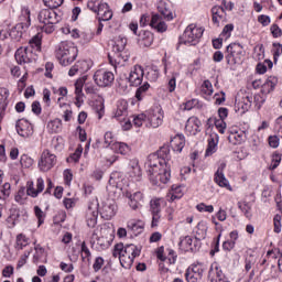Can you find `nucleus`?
Returning a JSON list of instances; mask_svg holds the SVG:
<instances>
[{"instance_id": "nucleus-1", "label": "nucleus", "mask_w": 282, "mask_h": 282, "mask_svg": "<svg viewBox=\"0 0 282 282\" xmlns=\"http://www.w3.org/2000/svg\"><path fill=\"white\" fill-rule=\"evenodd\" d=\"M170 161L171 148H169V145H163L159 151L150 154L148 156V173L150 175V180L167 184L169 180H171V167L169 166Z\"/></svg>"}, {"instance_id": "nucleus-2", "label": "nucleus", "mask_w": 282, "mask_h": 282, "mask_svg": "<svg viewBox=\"0 0 282 282\" xmlns=\"http://www.w3.org/2000/svg\"><path fill=\"white\" fill-rule=\"evenodd\" d=\"M37 20L43 24L42 31L45 34H52L56 30L57 23L61 22V15L53 9H42L37 14Z\"/></svg>"}, {"instance_id": "nucleus-3", "label": "nucleus", "mask_w": 282, "mask_h": 282, "mask_svg": "<svg viewBox=\"0 0 282 282\" xmlns=\"http://www.w3.org/2000/svg\"><path fill=\"white\" fill-rule=\"evenodd\" d=\"M78 56V48L69 42H62L56 50V58L59 61V64L64 67L72 65L76 57Z\"/></svg>"}, {"instance_id": "nucleus-4", "label": "nucleus", "mask_w": 282, "mask_h": 282, "mask_svg": "<svg viewBox=\"0 0 282 282\" xmlns=\"http://www.w3.org/2000/svg\"><path fill=\"white\" fill-rule=\"evenodd\" d=\"M204 36V29L197 28L194 24H189L183 35L180 37L178 44L182 45H197L199 39Z\"/></svg>"}, {"instance_id": "nucleus-5", "label": "nucleus", "mask_w": 282, "mask_h": 282, "mask_svg": "<svg viewBox=\"0 0 282 282\" xmlns=\"http://www.w3.org/2000/svg\"><path fill=\"white\" fill-rule=\"evenodd\" d=\"M226 62L227 65H229L230 67H235V65H239V63H241V59L245 56L243 53V46L239 43H231L227 46L226 48Z\"/></svg>"}, {"instance_id": "nucleus-6", "label": "nucleus", "mask_w": 282, "mask_h": 282, "mask_svg": "<svg viewBox=\"0 0 282 282\" xmlns=\"http://www.w3.org/2000/svg\"><path fill=\"white\" fill-rule=\"evenodd\" d=\"M126 46L127 39H120L116 42V44L112 46V53L108 54L110 65H120V63L129 61V57L122 54V52H124Z\"/></svg>"}, {"instance_id": "nucleus-7", "label": "nucleus", "mask_w": 282, "mask_h": 282, "mask_svg": "<svg viewBox=\"0 0 282 282\" xmlns=\"http://www.w3.org/2000/svg\"><path fill=\"white\" fill-rule=\"evenodd\" d=\"M204 272H206V265L204 263H194L189 265L185 273V279L187 282H198L202 281V276H204Z\"/></svg>"}, {"instance_id": "nucleus-8", "label": "nucleus", "mask_w": 282, "mask_h": 282, "mask_svg": "<svg viewBox=\"0 0 282 282\" xmlns=\"http://www.w3.org/2000/svg\"><path fill=\"white\" fill-rule=\"evenodd\" d=\"M55 164L56 155L52 154L50 150H44L37 163L40 171H42V173H47V171H52V169H54Z\"/></svg>"}, {"instance_id": "nucleus-9", "label": "nucleus", "mask_w": 282, "mask_h": 282, "mask_svg": "<svg viewBox=\"0 0 282 282\" xmlns=\"http://www.w3.org/2000/svg\"><path fill=\"white\" fill-rule=\"evenodd\" d=\"M115 79L113 73L109 70L98 69L94 74V80L98 87H109Z\"/></svg>"}, {"instance_id": "nucleus-10", "label": "nucleus", "mask_w": 282, "mask_h": 282, "mask_svg": "<svg viewBox=\"0 0 282 282\" xmlns=\"http://www.w3.org/2000/svg\"><path fill=\"white\" fill-rule=\"evenodd\" d=\"M15 61L19 65H25L34 61V53L30 47H20L15 52Z\"/></svg>"}, {"instance_id": "nucleus-11", "label": "nucleus", "mask_w": 282, "mask_h": 282, "mask_svg": "<svg viewBox=\"0 0 282 282\" xmlns=\"http://www.w3.org/2000/svg\"><path fill=\"white\" fill-rule=\"evenodd\" d=\"M15 129L21 138H32L34 135V127L28 120L19 119Z\"/></svg>"}, {"instance_id": "nucleus-12", "label": "nucleus", "mask_w": 282, "mask_h": 282, "mask_svg": "<svg viewBox=\"0 0 282 282\" xmlns=\"http://www.w3.org/2000/svg\"><path fill=\"white\" fill-rule=\"evenodd\" d=\"M208 279L212 282H229L217 262L212 263L208 272Z\"/></svg>"}, {"instance_id": "nucleus-13", "label": "nucleus", "mask_w": 282, "mask_h": 282, "mask_svg": "<svg viewBox=\"0 0 282 282\" xmlns=\"http://www.w3.org/2000/svg\"><path fill=\"white\" fill-rule=\"evenodd\" d=\"M118 206L116 205V202L113 200H108L102 204V207L100 209V215L102 219H106L109 221L112 217H116V210Z\"/></svg>"}, {"instance_id": "nucleus-14", "label": "nucleus", "mask_w": 282, "mask_h": 282, "mask_svg": "<svg viewBox=\"0 0 282 282\" xmlns=\"http://www.w3.org/2000/svg\"><path fill=\"white\" fill-rule=\"evenodd\" d=\"M142 78H144V69L137 65L130 72L128 80L132 87H138V85H142Z\"/></svg>"}, {"instance_id": "nucleus-15", "label": "nucleus", "mask_w": 282, "mask_h": 282, "mask_svg": "<svg viewBox=\"0 0 282 282\" xmlns=\"http://www.w3.org/2000/svg\"><path fill=\"white\" fill-rule=\"evenodd\" d=\"M173 6L171 4V1L169 0H161L158 4V10L160 14L163 15V19L165 21H173Z\"/></svg>"}, {"instance_id": "nucleus-16", "label": "nucleus", "mask_w": 282, "mask_h": 282, "mask_svg": "<svg viewBox=\"0 0 282 282\" xmlns=\"http://www.w3.org/2000/svg\"><path fill=\"white\" fill-rule=\"evenodd\" d=\"M135 251H128L126 248H121V257L119 258L120 265L124 268V270L131 269L133 265V260L135 259Z\"/></svg>"}, {"instance_id": "nucleus-17", "label": "nucleus", "mask_w": 282, "mask_h": 282, "mask_svg": "<svg viewBox=\"0 0 282 282\" xmlns=\"http://www.w3.org/2000/svg\"><path fill=\"white\" fill-rule=\"evenodd\" d=\"M45 189V181H43V177H39L36 180V189H34V182L28 183L26 194L30 197H39L40 193H43Z\"/></svg>"}, {"instance_id": "nucleus-18", "label": "nucleus", "mask_w": 282, "mask_h": 282, "mask_svg": "<svg viewBox=\"0 0 282 282\" xmlns=\"http://www.w3.org/2000/svg\"><path fill=\"white\" fill-rule=\"evenodd\" d=\"M156 257L160 261H167L171 263V264H174L175 261H177V254L175 253V251L173 249H166L164 251L163 248H160L156 250Z\"/></svg>"}, {"instance_id": "nucleus-19", "label": "nucleus", "mask_w": 282, "mask_h": 282, "mask_svg": "<svg viewBox=\"0 0 282 282\" xmlns=\"http://www.w3.org/2000/svg\"><path fill=\"white\" fill-rule=\"evenodd\" d=\"M224 169H226V163H221L215 173V182L218 186L223 188H229L230 183L227 181L226 175H224Z\"/></svg>"}, {"instance_id": "nucleus-20", "label": "nucleus", "mask_w": 282, "mask_h": 282, "mask_svg": "<svg viewBox=\"0 0 282 282\" xmlns=\"http://www.w3.org/2000/svg\"><path fill=\"white\" fill-rule=\"evenodd\" d=\"M151 28L153 30H156V32H166L169 26L166 25V22L162 20V15L160 14H153L150 22Z\"/></svg>"}, {"instance_id": "nucleus-21", "label": "nucleus", "mask_w": 282, "mask_h": 282, "mask_svg": "<svg viewBox=\"0 0 282 282\" xmlns=\"http://www.w3.org/2000/svg\"><path fill=\"white\" fill-rule=\"evenodd\" d=\"M279 79L274 76L268 77V79L262 84L261 94L268 96V94H272L274 88L276 87Z\"/></svg>"}, {"instance_id": "nucleus-22", "label": "nucleus", "mask_w": 282, "mask_h": 282, "mask_svg": "<svg viewBox=\"0 0 282 282\" xmlns=\"http://www.w3.org/2000/svg\"><path fill=\"white\" fill-rule=\"evenodd\" d=\"M86 223H87L88 228H96V225L98 224L97 207L95 209H93L91 206L88 207V210L86 214Z\"/></svg>"}, {"instance_id": "nucleus-23", "label": "nucleus", "mask_w": 282, "mask_h": 282, "mask_svg": "<svg viewBox=\"0 0 282 282\" xmlns=\"http://www.w3.org/2000/svg\"><path fill=\"white\" fill-rule=\"evenodd\" d=\"M194 245V248H202V240L198 238H192L191 236H185L181 238L178 246L183 248H188Z\"/></svg>"}, {"instance_id": "nucleus-24", "label": "nucleus", "mask_w": 282, "mask_h": 282, "mask_svg": "<svg viewBox=\"0 0 282 282\" xmlns=\"http://www.w3.org/2000/svg\"><path fill=\"white\" fill-rule=\"evenodd\" d=\"M128 230H130L134 237H138V235H142L144 231V223L142 220H131L128 223Z\"/></svg>"}, {"instance_id": "nucleus-25", "label": "nucleus", "mask_w": 282, "mask_h": 282, "mask_svg": "<svg viewBox=\"0 0 282 282\" xmlns=\"http://www.w3.org/2000/svg\"><path fill=\"white\" fill-rule=\"evenodd\" d=\"M217 142H219V135L217 133H212L205 152L206 158H208V155H213V153L217 151Z\"/></svg>"}, {"instance_id": "nucleus-26", "label": "nucleus", "mask_w": 282, "mask_h": 282, "mask_svg": "<svg viewBox=\"0 0 282 282\" xmlns=\"http://www.w3.org/2000/svg\"><path fill=\"white\" fill-rule=\"evenodd\" d=\"M8 98H10V90L8 88H0V113H6V109H8Z\"/></svg>"}, {"instance_id": "nucleus-27", "label": "nucleus", "mask_w": 282, "mask_h": 282, "mask_svg": "<svg viewBox=\"0 0 282 282\" xmlns=\"http://www.w3.org/2000/svg\"><path fill=\"white\" fill-rule=\"evenodd\" d=\"M228 141L230 142V144H234V145L241 144L242 142L246 141V132L243 131L230 132V134L228 135Z\"/></svg>"}, {"instance_id": "nucleus-28", "label": "nucleus", "mask_w": 282, "mask_h": 282, "mask_svg": "<svg viewBox=\"0 0 282 282\" xmlns=\"http://www.w3.org/2000/svg\"><path fill=\"white\" fill-rule=\"evenodd\" d=\"M250 107H252V96H246L242 98L241 101L236 104V109H241L242 113H246V111H250Z\"/></svg>"}, {"instance_id": "nucleus-29", "label": "nucleus", "mask_w": 282, "mask_h": 282, "mask_svg": "<svg viewBox=\"0 0 282 282\" xmlns=\"http://www.w3.org/2000/svg\"><path fill=\"white\" fill-rule=\"evenodd\" d=\"M23 23L17 24L14 28L11 29L9 32V36L14 41H21L23 37Z\"/></svg>"}, {"instance_id": "nucleus-30", "label": "nucleus", "mask_w": 282, "mask_h": 282, "mask_svg": "<svg viewBox=\"0 0 282 282\" xmlns=\"http://www.w3.org/2000/svg\"><path fill=\"white\" fill-rule=\"evenodd\" d=\"M238 208L241 210V213H243V215L247 219H252V205H250V203L239 202Z\"/></svg>"}, {"instance_id": "nucleus-31", "label": "nucleus", "mask_w": 282, "mask_h": 282, "mask_svg": "<svg viewBox=\"0 0 282 282\" xmlns=\"http://www.w3.org/2000/svg\"><path fill=\"white\" fill-rule=\"evenodd\" d=\"M213 23H219V19H224L226 10L223 7L216 6L212 9Z\"/></svg>"}, {"instance_id": "nucleus-32", "label": "nucleus", "mask_w": 282, "mask_h": 282, "mask_svg": "<svg viewBox=\"0 0 282 282\" xmlns=\"http://www.w3.org/2000/svg\"><path fill=\"white\" fill-rule=\"evenodd\" d=\"M26 47H30L31 52L34 54V52H41V36L36 34L29 41V45Z\"/></svg>"}, {"instance_id": "nucleus-33", "label": "nucleus", "mask_w": 282, "mask_h": 282, "mask_svg": "<svg viewBox=\"0 0 282 282\" xmlns=\"http://www.w3.org/2000/svg\"><path fill=\"white\" fill-rule=\"evenodd\" d=\"M150 212L151 215H160V213H162V203L160 198L150 200Z\"/></svg>"}, {"instance_id": "nucleus-34", "label": "nucleus", "mask_w": 282, "mask_h": 282, "mask_svg": "<svg viewBox=\"0 0 282 282\" xmlns=\"http://www.w3.org/2000/svg\"><path fill=\"white\" fill-rule=\"evenodd\" d=\"M128 109H129V105L127 104V101L124 100L119 101L117 106V111L115 113V118H122V116H127Z\"/></svg>"}, {"instance_id": "nucleus-35", "label": "nucleus", "mask_w": 282, "mask_h": 282, "mask_svg": "<svg viewBox=\"0 0 282 282\" xmlns=\"http://www.w3.org/2000/svg\"><path fill=\"white\" fill-rule=\"evenodd\" d=\"M112 150L116 151V153H120L121 155H127V153H129L130 151L127 143H122V142H115L112 144Z\"/></svg>"}, {"instance_id": "nucleus-36", "label": "nucleus", "mask_w": 282, "mask_h": 282, "mask_svg": "<svg viewBox=\"0 0 282 282\" xmlns=\"http://www.w3.org/2000/svg\"><path fill=\"white\" fill-rule=\"evenodd\" d=\"M149 87H151V85H149V83H144V85H142L141 87H139L135 91V98L137 100H142L144 98V94H147V91H149Z\"/></svg>"}, {"instance_id": "nucleus-37", "label": "nucleus", "mask_w": 282, "mask_h": 282, "mask_svg": "<svg viewBox=\"0 0 282 282\" xmlns=\"http://www.w3.org/2000/svg\"><path fill=\"white\" fill-rule=\"evenodd\" d=\"M142 43L144 47H151V45H153V33L150 31H143Z\"/></svg>"}, {"instance_id": "nucleus-38", "label": "nucleus", "mask_w": 282, "mask_h": 282, "mask_svg": "<svg viewBox=\"0 0 282 282\" xmlns=\"http://www.w3.org/2000/svg\"><path fill=\"white\" fill-rule=\"evenodd\" d=\"M63 1L65 0H43V3L46 6V8L56 10V8H61L63 6Z\"/></svg>"}, {"instance_id": "nucleus-39", "label": "nucleus", "mask_w": 282, "mask_h": 282, "mask_svg": "<svg viewBox=\"0 0 282 282\" xmlns=\"http://www.w3.org/2000/svg\"><path fill=\"white\" fill-rule=\"evenodd\" d=\"M83 79H79L76 82L75 84V94H76V102L75 105H77L78 107H80V105H78L79 100H80V95L83 94Z\"/></svg>"}, {"instance_id": "nucleus-40", "label": "nucleus", "mask_w": 282, "mask_h": 282, "mask_svg": "<svg viewBox=\"0 0 282 282\" xmlns=\"http://www.w3.org/2000/svg\"><path fill=\"white\" fill-rule=\"evenodd\" d=\"M238 237H239V234L237 231H231L230 232L231 240L225 241L223 243V248H228V246H229V248H235V241H237Z\"/></svg>"}, {"instance_id": "nucleus-41", "label": "nucleus", "mask_w": 282, "mask_h": 282, "mask_svg": "<svg viewBox=\"0 0 282 282\" xmlns=\"http://www.w3.org/2000/svg\"><path fill=\"white\" fill-rule=\"evenodd\" d=\"M279 164H281V154L275 152L272 155V161H271V164L269 166V170L274 171V169L279 167Z\"/></svg>"}, {"instance_id": "nucleus-42", "label": "nucleus", "mask_w": 282, "mask_h": 282, "mask_svg": "<svg viewBox=\"0 0 282 282\" xmlns=\"http://www.w3.org/2000/svg\"><path fill=\"white\" fill-rule=\"evenodd\" d=\"M48 127H51L53 133H58L63 127V121L61 119H55L48 123Z\"/></svg>"}, {"instance_id": "nucleus-43", "label": "nucleus", "mask_w": 282, "mask_h": 282, "mask_svg": "<svg viewBox=\"0 0 282 282\" xmlns=\"http://www.w3.org/2000/svg\"><path fill=\"white\" fill-rule=\"evenodd\" d=\"M214 124L218 129L219 133H226V121L225 119L214 118Z\"/></svg>"}, {"instance_id": "nucleus-44", "label": "nucleus", "mask_w": 282, "mask_h": 282, "mask_svg": "<svg viewBox=\"0 0 282 282\" xmlns=\"http://www.w3.org/2000/svg\"><path fill=\"white\" fill-rule=\"evenodd\" d=\"M111 19H113V11H111V9H108V10L104 11L98 17V21H100V22H102V21H111Z\"/></svg>"}, {"instance_id": "nucleus-45", "label": "nucleus", "mask_w": 282, "mask_h": 282, "mask_svg": "<svg viewBox=\"0 0 282 282\" xmlns=\"http://www.w3.org/2000/svg\"><path fill=\"white\" fill-rule=\"evenodd\" d=\"M35 217H37L39 226H42L45 221V214L43 213V209L41 207L35 206L34 207Z\"/></svg>"}, {"instance_id": "nucleus-46", "label": "nucleus", "mask_w": 282, "mask_h": 282, "mask_svg": "<svg viewBox=\"0 0 282 282\" xmlns=\"http://www.w3.org/2000/svg\"><path fill=\"white\" fill-rule=\"evenodd\" d=\"M111 243H113V238H105L101 237L98 239L97 245L100 246V248H109L111 247Z\"/></svg>"}, {"instance_id": "nucleus-47", "label": "nucleus", "mask_w": 282, "mask_h": 282, "mask_svg": "<svg viewBox=\"0 0 282 282\" xmlns=\"http://www.w3.org/2000/svg\"><path fill=\"white\" fill-rule=\"evenodd\" d=\"M127 197L129 199H134V202H138L139 204L144 203V195L142 194V192H135L133 194H127Z\"/></svg>"}, {"instance_id": "nucleus-48", "label": "nucleus", "mask_w": 282, "mask_h": 282, "mask_svg": "<svg viewBox=\"0 0 282 282\" xmlns=\"http://www.w3.org/2000/svg\"><path fill=\"white\" fill-rule=\"evenodd\" d=\"M149 120H150V124L153 129H158V127H160V124H162V119L158 115L150 116Z\"/></svg>"}, {"instance_id": "nucleus-49", "label": "nucleus", "mask_w": 282, "mask_h": 282, "mask_svg": "<svg viewBox=\"0 0 282 282\" xmlns=\"http://www.w3.org/2000/svg\"><path fill=\"white\" fill-rule=\"evenodd\" d=\"M113 143V133L106 132L104 135V149H108Z\"/></svg>"}, {"instance_id": "nucleus-50", "label": "nucleus", "mask_w": 282, "mask_h": 282, "mask_svg": "<svg viewBox=\"0 0 282 282\" xmlns=\"http://www.w3.org/2000/svg\"><path fill=\"white\" fill-rule=\"evenodd\" d=\"M28 243H29V239L23 234L18 235L17 245L19 248H25Z\"/></svg>"}, {"instance_id": "nucleus-51", "label": "nucleus", "mask_w": 282, "mask_h": 282, "mask_svg": "<svg viewBox=\"0 0 282 282\" xmlns=\"http://www.w3.org/2000/svg\"><path fill=\"white\" fill-rule=\"evenodd\" d=\"M102 265H105V259H102V257H98L96 258L93 264V270H95V272H100V270L102 269Z\"/></svg>"}, {"instance_id": "nucleus-52", "label": "nucleus", "mask_w": 282, "mask_h": 282, "mask_svg": "<svg viewBox=\"0 0 282 282\" xmlns=\"http://www.w3.org/2000/svg\"><path fill=\"white\" fill-rule=\"evenodd\" d=\"M10 183L3 184V186L0 188V199H2V197H10Z\"/></svg>"}, {"instance_id": "nucleus-53", "label": "nucleus", "mask_w": 282, "mask_h": 282, "mask_svg": "<svg viewBox=\"0 0 282 282\" xmlns=\"http://www.w3.org/2000/svg\"><path fill=\"white\" fill-rule=\"evenodd\" d=\"M59 107H68L64 110V115H63V118L65 120V122H69V120H72V115L74 113L72 111V109L69 108V105L67 104H63V105H59Z\"/></svg>"}, {"instance_id": "nucleus-54", "label": "nucleus", "mask_w": 282, "mask_h": 282, "mask_svg": "<svg viewBox=\"0 0 282 282\" xmlns=\"http://www.w3.org/2000/svg\"><path fill=\"white\" fill-rule=\"evenodd\" d=\"M144 120H147V115L141 113L133 118V124L134 127H142Z\"/></svg>"}, {"instance_id": "nucleus-55", "label": "nucleus", "mask_w": 282, "mask_h": 282, "mask_svg": "<svg viewBox=\"0 0 282 282\" xmlns=\"http://www.w3.org/2000/svg\"><path fill=\"white\" fill-rule=\"evenodd\" d=\"M268 140H269V147H271V149H279V144H280L279 137L270 135Z\"/></svg>"}, {"instance_id": "nucleus-56", "label": "nucleus", "mask_w": 282, "mask_h": 282, "mask_svg": "<svg viewBox=\"0 0 282 282\" xmlns=\"http://www.w3.org/2000/svg\"><path fill=\"white\" fill-rule=\"evenodd\" d=\"M14 274V267L8 265L2 270V276L10 279Z\"/></svg>"}, {"instance_id": "nucleus-57", "label": "nucleus", "mask_w": 282, "mask_h": 282, "mask_svg": "<svg viewBox=\"0 0 282 282\" xmlns=\"http://www.w3.org/2000/svg\"><path fill=\"white\" fill-rule=\"evenodd\" d=\"M273 47H279L273 53V61H274V63H276V61H279V56H281V53H282V44L281 43H273Z\"/></svg>"}, {"instance_id": "nucleus-58", "label": "nucleus", "mask_w": 282, "mask_h": 282, "mask_svg": "<svg viewBox=\"0 0 282 282\" xmlns=\"http://www.w3.org/2000/svg\"><path fill=\"white\" fill-rule=\"evenodd\" d=\"M281 254L282 253L279 251V248L271 249L267 252V257H269V259H279Z\"/></svg>"}, {"instance_id": "nucleus-59", "label": "nucleus", "mask_w": 282, "mask_h": 282, "mask_svg": "<svg viewBox=\"0 0 282 282\" xmlns=\"http://www.w3.org/2000/svg\"><path fill=\"white\" fill-rule=\"evenodd\" d=\"M64 180L67 186L72 184V180H74V174H72V170L64 171Z\"/></svg>"}, {"instance_id": "nucleus-60", "label": "nucleus", "mask_w": 282, "mask_h": 282, "mask_svg": "<svg viewBox=\"0 0 282 282\" xmlns=\"http://www.w3.org/2000/svg\"><path fill=\"white\" fill-rule=\"evenodd\" d=\"M80 65H83V62H77L72 68L68 70V76H76L78 72H80Z\"/></svg>"}, {"instance_id": "nucleus-61", "label": "nucleus", "mask_w": 282, "mask_h": 282, "mask_svg": "<svg viewBox=\"0 0 282 282\" xmlns=\"http://www.w3.org/2000/svg\"><path fill=\"white\" fill-rule=\"evenodd\" d=\"M271 34L273 39H279V36H282L281 28H279L276 24H273L271 26Z\"/></svg>"}, {"instance_id": "nucleus-62", "label": "nucleus", "mask_w": 282, "mask_h": 282, "mask_svg": "<svg viewBox=\"0 0 282 282\" xmlns=\"http://www.w3.org/2000/svg\"><path fill=\"white\" fill-rule=\"evenodd\" d=\"M274 232H281V215H275L273 218Z\"/></svg>"}, {"instance_id": "nucleus-63", "label": "nucleus", "mask_w": 282, "mask_h": 282, "mask_svg": "<svg viewBox=\"0 0 282 282\" xmlns=\"http://www.w3.org/2000/svg\"><path fill=\"white\" fill-rule=\"evenodd\" d=\"M31 108L35 116H41V111H43V109L41 108V102L33 101Z\"/></svg>"}, {"instance_id": "nucleus-64", "label": "nucleus", "mask_w": 282, "mask_h": 282, "mask_svg": "<svg viewBox=\"0 0 282 282\" xmlns=\"http://www.w3.org/2000/svg\"><path fill=\"white\" fill-rule=\"evenodd\" d=\"M258 21H259V23H261V25H263V26H265V25H270V17H268V15H260L259 18H258Z\"/></svg>"}]
</instances>
